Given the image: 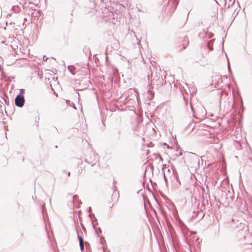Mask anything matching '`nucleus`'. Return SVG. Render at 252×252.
Listing matches in <instances>:
<instances>
[{
  "label": "nucleus",
  "mask_w": 252,
  "mask_h": 252,
  "mask_svg": "<svg viewBox=\"0 0 252 252\" xmlns=\"http://www.w3.org/2000/svg\"><path fill=\"white\" fill-rule=\"evenodd\" d=\"M78 239L79 242V245L81 251L84 250V241L83 239L81 236H78Z\"/></svg>",
  "instance_id": "f03ea898"
},
{
  "label": "nucleus",
  "mask_w": 252,
  "mask_h": 252,
  "mask_svg": "<svg viewBox=\"0 0 252 252\" xmlns=\"http://www.w3.org/2000/svg\"><path fill=\"white\" fill-rule=\"evenodd\" d=\"M113 195H115L116 197H118V196H119V193L115 191L113 193Z\"/></svg>",
  "instance_id": "7ed1b4c3"
},
{
  "label": "nucleus",
  "mask_w": 252,
  "mask_h": 252,
  "mask_svg": "<svg viewBox=\"0 0 252 252\" xmlns=\"http://www.w3.org/2000/svg\"><path fill=\"white\" fill-rule=\"evenodd\" d=\"M15 104L18 107H22L24 105V99L22 96L17 95L15 98Z\"/></svg>",
  "instance_id": "f257e3e1"
},
{
  "label": "nucleus",
  "mask_w": 252,
  "mask_h": 252,
  "mask_svg": "<svg viewBox=\"0 0 252 252\" xmlns=\"http://www.w3.org/2000/svg\"><path fill=\"white\" fill-rule=\"evenodd\" d=\"M72 68H73V67H70L69 69L71 70Z\"/></svg>",
  "instance_id": "20e7f679"
}]
</instances>
